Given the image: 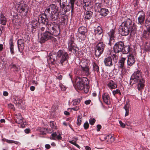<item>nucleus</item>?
Segmentation results:
<instances>
[{
    "instance_id": "nucleus-1",
    "label": "nucleus",
    "mask_w": 150,
    "mask_h": 150,
    "mask_svg": "<svg viewBox=\"0 0 150 150\" xmlns=\"http://www.w3.org/2000/svg\"><path fill=\"white\" fill-rule=\"evenodd\" d=\"M69 57L67 52L59 50L56 54L53 52L50 53L47 57V60H50L52 63L56 61L61 66H64L68 63Z\"/></svg>"
},
{
    "instance_id": "nucleus-2",
    "label": "nucleus",
    "mask_w": 150,
    "mask_h": 150,
    "mask_svg": "<svg viewBox=\"0 0 150 150\" xmlns=\"http://www.w3.org/2000/svg\"><path fill=\"white\" fill-rule=\"evenodd\" d=\"M119 32L122 36H126L130 33V34H134L136 29L134 24L132 23L131 20L128 19L121 24L119 28Z\"/></svg>"
},
{
    "instance_id": "nucleus-3",
    "label": "nucleus",
    "mask_w": 150,
    "mask_h": 150,
    "mask_svg": "<svg viewBox=\"0 0 150 150\" xmlns=\"http://www.w3.org/2000/svg\"><path fill=\"white\" fill-rule=\"evenodd\" d=\"M58 7L55 4H52L49 5L45 9L44 14L50 17L52 21L57 20L59 17L58 11Z\"/></svg>"
},
{
    "instance_id": "nucleus-4",
    "label": "nucleus",
    "mask_w": 150,
    "mask_h": 150,
    "mask_svg": "<svg viewBox=\"0 0 150 150\" xmlns=\"http://www.w3.org/2000/svg\"><path fill=\"white\" fill-rule=\"evenodd\" d=\"M118 58V54H113L112 55H111L105 58L104 60V63L106 66L111 67L113 65L112 60L116 63L117 62Z\"/></svg>"
},
{
    "instance_id": "nucleus-5",
    "label": "nucleus",
    "mask_w": 150,
    "mask_h": 150,
    "mask_svg": "<svg viewBox=\"0 0 150 150\" xmlns=\"http://www.w3.org/2000/svg\"><path fill=\"white\" fill-rule=\"evenodd\" d=\"M49 40H51L54 42L56 41V39L53 37V35L46 31L45 33L41 35L39 42L41 43H43Z\"/></svg>"
},
{
    "instance_id": "nucleus-6",
    "label": "nucleus",
    "mask_w": 150,
    "mask_h": 150,
    "mask_svg": "<svg viewBox=\"0 0 150 150\" xmlns=\"http://www.w3.org/2000/svg\"><path fill=\"white\" fill-rule=\"evenodd\" d=\"M86 79L87 78L84 77H76L75 81V88L80 90H83L85 85V81Z\"/></svg>"
},
{
    "instance_id": "nucleus-7",
    "label": "nucleus",
    "mask_w": 150,
    "mask_h": 150,
    "mask_svg": "<svg viewBox=\"0 0 150 150\" xmlns=\"http://www.w3.org/2000/svg\"><path fill=\"white\" fill-rule=\"evenodd\" d=\"M51 19L50 21H49L46 24L45 30L47 32H50V33L53 35H57L58 34L56 30L57 26L53 23Z\"/></svg>"
},
{
    "instance_id": "nucleus-8",
    "label": "nucleus",
    "mask_w": 150,
    "mask_h": 150,
    "mask_svg": "<svg viewBox=\"0 0 150 150\" xmlns=\"http://www.w3.org/2000/svg\"><path fill=\"white\" fill-rule=\"evenodd\" d=\"M142 73L139 70L135 71L131 76L130 79V83L132 84L137 83L138 80L143 79Z\"/></svg>"
},
{
    "instance_id": "nucleus-9",
    "label": "nucleus",
    "mask_w": 150,
    "mask_h": 150,
    "mask_svg": "<svg viewBox=\"0 0 150 150\" xmlns=\"http://www.w3.org/2000/svg\"><path fill=\"white\" fill-rule=\"evenodd\" d=\"M16 8L17 11L20 13H24V16H26L28 11V7L26 4H21L20 3H16Z\"/></svg>"
},
{
    "instance_id": "nucleus-10",
    "label": "nucleus",
    "mask_w": 150,
    "mask_h": 150,
    "mask_svg": "<svg viewBox=\"0 0 150 150\" xmlns=\"http://www.w3.org/2000/svg\"><path fill=\"white\" fill-rule=\"evenodd\" d=\"M105 45L102 42L100 41L97 44L95 47V54L96 56L99 57L103 53Z\"/></svg>"
},
{
    "instance_id": "nucleus-11",
    "label": "nucleus",
    "mask_w": 150,
    "mask_h": 150,
    "mask_svg": "<svg viewBox=\"0 0 150 150\" xmlns=\"http://www.w3.org/2000/svg\"><path fill=\"white\" fill-rule=\"evenodd\" d=\"M74 38L73 36H71L68 42V49L69 51L75 53L77 51L78 48L74 42Z\"/></svg>"
},
{
    "instance_id": "nucleus-12",
    "label": "nucleus",
    "mask_w": 150,
    "mask_h": 150,
    "mask_svg": "<svg viewBox=\"0 0 150 150\" xmlns=\"http://www.w3.org/2000/svg\"><path fill=\"white\" fill-rule=\"evenodd\" d=\"M80 66L81 69V71L77 72L76 73L81 75L88 76L90 74L89 68L88 66H84L81 65H80Z\"/></svg>"
},
{
    "instance_id": "nucleus-13",
    "label": "nucleus",
    "mask_w": 150,
    "mask_h": 150,
    "mask_svg": "<svg viewBox=\"0 0 150 150\" xmlns=\"http://www.w3.org/2000/svg\"><path fill=\"white\" fill-rule=\"evenodd\" d=\"M124 44L122 41H119L117 42L114 46V51L117 54L119 52H121L123 49Z\"/></svg>"
},
{
    "instance_id": "nucleus-14",
    "label": "nucleus",
    "mask_w": 150,
    "mask_h": 150,
    "mask_svg": "<svg viewBox=\"0 0 150 150\" xmlns=\"http://www.w3.org/2000/svg\"><path fill=\"white\" fill-rule=\"evenodd\" d=\"M138 16V22L139 24H143L145 20V14L143 11H141L138 12L137 14Z\"/></svg>"
},
{
    "instance_id": "nucleus-15",
    "label": "nucleus",
    "mask_w": 150,
    "mask_h": 150,
    "mask_svg": "<svg viewBox=\"0 0 150 150\" xmlns=\"http://www.w3.org/2000/svg\"><path fill=\"white\" fill-rule=\"evenodd\" d=\"M47 16H46L45 15L43 16L42 15L40 16L38 18V22L44 24H47L49 21H50L51 19L50 17H47Z\"/></svg>"
},
{
    "instance_id": "nucleus-16",
    "label": "nucleus",
    "mask_w": 150,
    "mask_h": 150,
    "mask_svg": "<svg viewBox=\"0 0 150 150\" xmlns=\"http://www.w3.org/2000/svg\"><path fill=\"white\" fill-rule=\"evenodd\" d=\"M24 41L22 39H19L17 41L18 47V51L21 53L24 47Z\"/></svg>"
},
{
    "instance_id": "nucleus-17",
    "label": "nucleus",
    "mask_w": 150,
    "mask_h": 150,
    "mask_svg": "<svg viewBox=\"0 0 150 150\" xmlns=\"http://www.w3.org/2000/svg\"><path fill=\"white\" fill-rule=\"evenodd\" d=\"M145 80L144 78L138 80L137 83V88L138 90L141 91L144 89L145 86Z\"/></svg>"
},
{
    "instance_id": "nucleus-18",
    "label": "nucleus",
    "mask_w": 150,
    "mask_h": 150,
    "mask_svg": "<svg viewBox=\"0 0 150 150\" xmlns=\"http://www.w3.org/2000/svg\"><path fill=\"white\" fill-rule=\"evenodd\" d=\"M135 62L134 56L132 54H130L128 56L127 64L129 66H132Z\"/></svg>"
},
{
    "instance_id": "nucleus-19",
    "label": "nucleus",
    "mask_w": 150,
    "mask_h": 150,
    "mask_svg": "<svg viewBox=\"0 0 150 150\" xmlns=\"http://www.w3.org/2000/svg\"><path fill=\"white\" fill-rule=\"evenodd\" d=\"M94 32L96 35H99L100 36L99 40H100L102 39L103 35V34H102L103 30L102 28L100 26H98L94 30Z\"/></svg>"
},
{
    "instance_id": "nucleus-20",
    "label": "nucleus",
    "mask_w": 150,
    "mask_h": 150,
    "mask_svg": "<svg viewBox=\"0 0 150 150\" xmlns=\"http://www.w3.org/2000/svg\"><path fill=\"white\" fill-rule=\"evenodd\" d=\"M39 22L37 20H33L30 24L32 32L33 33L36 31V28L38 27Z\"/></svg>"
},
{
    "instance_id": "nucleus-21",
    "label": "nucleus",
    "mask_w": 150,
    "mask_h": 150,
    "mask_svg": "<svg viewBox=\"0 0 150 150\" xmlns=\"http://www.w3.org/2000/svg\"><path fill=\"white\" fill-rule=\"evenodd\" d=\"M103 99L104 102L107 104H109L110 103V97L108 93H105L103 95Z\"/></svg>"
},
{
    "instance_id": "nucleus-22",
    "label": "nucleus",
    "mask_w": 150,
    "mask_h": 150,
    "mask_svg": "<svg viewBox=\"0 0 150 150\" xmlns=\"http://www.w3.org/2000/svg\"><path fill=\"white\" fill-rule=\"evenodd\" d=\"M107 85L108 88L111 89L115 88L117 87V84L112 80H110L108 83Z\"/></svg>"
},
{
    "instance_id": "nucleus-23",
    "label": "nucleus",
    "mask_w": 150,
    "mask_h": 150,
    "mask_svg": "<svg viewBox=\"0 0 150 150\" xmlns=\"http://www.w3.org/2000/svg\"><path fill=\"white\" fill-rule=\"evenodd\" d=\"M16 122L18 124L22 123L23 122V118L20 113H18L16 114L15 118Z\"/></svg>"
},
{
    "instance_id": "nucleus-24",
    "label": "nucleus",
    "mask_w": 150,
    "mask_h": 150,
    "mask_svg": "<svg viewBox=\"0 0 150 150\" xmlns=\"http://www.w3.org/2000/svg\"><path fill=\"white\" fill-rule=\"evenodd\" d=\"M125 60L126 58L125 57H122L121 58L117 64L118 68H123L125 67Z\"/></svg>"
},
{
    "instance_id": "nucleus-25",
    "label": "nucleus",
    "mask_w": 150,
    "mask_h": 150,
    "mask_svg": "<svg viewBox=\"0 0 150 150\" xmlns=\"http://www.w3.org/2000/svg\"><path fill=\"white\" fill-rule=\"evenodd\" d=\"M6 19L3 14L1 12L0 13V23L3 25H5L6 23Z\"/></svg>"
},
{
    "instance_id": "nucleus-26",
    "label": "nucleus",
    "mask_w": 150,
    "mask_h": 150,
    "mask_svg": "<svg viewBox=\"0 0 150 150\" xmlns=\"http://www.w3.org/2000/svg\"><path fill=\"white\" fill-rule=\"evenodd\" d=\"M55 1L59 3L61 8H64L67 3V0H55Z\"/></svg>"
},
{
    "instance_id": "nucleus-27",
    "label": "nucleus",
    "mask_w": 150,
    "mask_h": 150,
    "mask_svg": "<svg viewBox=\"0 0 150 150\" xmlns=\"http://www.w3.org/2000/svg\"><path fill=\"white\" fill-rule=\"evenodd\" d=\"M86 12L85 13V18L86 20L90 19L92 17L93 14V12L91 11L88 10L86 11Z\"/></svg>"
},
{
    "instance_id": "nucleus-28",
    "label": "nucleus",
    "mask_w": 150,
    "mask_h": 150,
    "mask_svg": "<svg viewBox=\"0 0 150 150\" xmlns=\"http://www.w3.org/2000/svg\"><path fill=\"white\" fill-rule=\"evenodd\" d=\"M115 31L114 29H111L108 33V34L110 37V41L111 42L113 40L115 37Z\"/></svg>"
},
{
    "instance_id": "nucleus-29",
    "label": "nucleus",
    "mask_w": 150,
    "mask_h": 150,
    "mask_svg": "<svg viewBox=\"0 0 150 150\" xmlns=\"http://www.w3.org/2000/svg\"><path fill=\"white\" fill-rule=\"evenodd\" d=\"M51 135L52 136V137H51L50 139H52L56 140L57 139L59 140L61 139H62V137L59 134L58 135L55 132L52 133Z\"/></svg>"
},
{
    "instance_id": "nucleus-30",
    "label": "nucleus",
    "mask_w": 150,
    "mask_h": 150,
    "mask_svg": "<svg viewBox=\"0 0 150 150\" xmlns=\"http://www.w3.org/2000/svg\"><path fill=\"white\" fill-rule=\"evenodd\" d=\"M100 12L102 16H105L108 14L109 11L107 9L105 8H102L100 9Z\"/></svg>"
},
{
    "instance_id": "nucleus-31",
    "label": "nucleus",
    "mask_w": 150,
    "mask_h": 150,
    "mask_svg": "<svg viewBox=\"0 0 150 150\" xmlns=\"http://www.w3.org/2000/svg\"><path fill=\"white\" fill-rule=\"evenodd\" d=\"M78 31L79 34H87L86 28L83 26L79 27L78 29Z\"/></svg>"
},
{
    "instance_id": "nucleus-32",
    "label": "nucleus",
    "mask_w": 150,
    "mask_h": 150,
    "mask_svg": "<svg viewBox=\"0 0 150 150\" xmlns=\"http://www.w3.org/2000/svg\"><path fill=\"white\" fill-rule=\"evenodd\" d=\"M9 45L11 53L12 54H13L14 53L13 49V43L12 39H11L10 40Z\"/></svg>"
},
{
    "instance_id": "nucleus-33",
    "label": "nucleus",
    "mask_w": 150,
    "mask_h": 150,
    "mask_svg": "<svg viewBox=\"0 0 150 150\" xmlns=\"http://www.w3.org/2000/svg\"><path fill=\"white\" fill-rule=\"evenodd\" d=\"M124 108L125 110V116H128L129 115V105L128 103H126L124 107Z\"/></svg>"
},
{
    "instance_id": "nucleus-34",
    "label": "nucleus",
    "mask_w": 150,
    "mask_h": 150,
    "mask_svg": "<svg viewBox=\"0 0 150 150\" xmlns=\"http://www.w3.org/2000/svg\"><path fill=\"white\" fill-rule=\"evenodd\" d=\"M143 35L144 37L145 38L150 36V26L147 28V30L144 31Z\"/></svg>"
},
{
    "instance_id": "nucleus-35",
    "label": "nucleus",
    "mask_w": 150,
    "mask_h": 150,
    "mask_svg": "<svg viewBox=\"0 0 150 150\" xmlns=\"http://www.w3.org/2000/svg\"><path fill=\"white\" fill-rule=\"evenodd\" d=\"M130 50V47L129 46H125L123 47V49L121 52L124 54H127L129 52Z\"/></svg>"
},
{
    "instance_id": "nucleus-36",
    "label": "nucleus",
    "mask_w": 150,
    "mask_h": 150,
    "mask_svg": "<svg viewBox=\"0 0 150 150\" xmlns=\"http://www.w3.org/2000/svg\"><path fill=\"white\" fill-rule=\"evenodd\" d=\"M22 100L18 98L15 99L13 100V102L15 104L18 106V107H20V105L22 103Z\"/></svg>"
},
{
    "instance_id": "nucleus-37",
    "label": "nucleus",
    "mask_w": 150,
    "mask_h": 150,
    "mask_svg": "<svg viewBox=\"0 0 150 150\" xmlns=\"http://www.w3.org/2000/svg\"><path fill=\"white\" fill-rule=\"evenodd\" d=\"M87 35V34H79V39H81V41L86 40Z\"/></svg>"
},
{
    "instance_id": "nucleus-38",
    "label": "nucleus",
    "mask_w": 150,
    "mask_h": 150,
    "mask_svg": "<svg viewBox=\"0 0 150 150\" xmlns=\"http://www.w3.org/2000/svg\"><path fill=\"white\" fill-rule=\"evenodd\" d=\"M9 67L10 69H13V71H18V67L17 66L11 63L9 66Z\"/></svg>"
},
{
    "instance_id": "nucleus-39",
    "label": "nucleus",
    "mask_w": 150,
    "mask_h": 150,
    "mask_svg": "<svg viewBox=\"0 0 150 150\" xmlns=\"http://www.w3.org/2000/svg\"><path fill=\"white\" fill-rule=\"evenodd\" d=\"M90 4V3L89 2H83V6L85 11L89 10L88 8Z\"/></svg>"
},
{
    "instance_id": "nucleus-40",
    "label": "nucleus",
    "mask_w": 150,
    "mask_h": 150,
    "mask_svg": "<svg viewBox=\"0 0 150 150\" xmlns=\"http://www.w3.org/2000/svg\"><path fill=\"white\" fill-rule=\"evenodd\" d=\"M47 128H41L40 129V134L44 135L46 134L47 132Z\"/></svg>"
},
{
    "instance_id": "nucleus-41",
    "label": "nucleus",
    "mask_w": 150,
    "mask_h": 150,
    "mask_svg": "<svg viewBox=\"0 0 150 150\" xmlns=\"http://www.w3.org/2000/svg\"><path fill=\"white\" fill-rule=\"evenodd\" d=\"M71 6H69V5H67V6L66 7V8H65L66 9L65 10V9H64V12L65 13H66L67 11H69L71 8V12H72V11L73 10V9L74 8V4L73 5V8L72 7L71 5Z\"/></svg>"
},
{
    "instance_id": "nucleus-42",
    "label": "nucleus",
    "mask_w": 150,
    "mask_h": 150,
    "mask_svg": "<svg viewBox=\"0 0 150 150\" xmlns=\"http://www.w3.org/2000/svg\"><path fill=\"white\" fill-rule=\"evenodd\" d=\"M93 70L97 73H99V71L98 66L95 63H93Z\"/></svg>"
},
{
    "instance_id": "nucleus-43",
    "label": "nucleus",
    "mask_w": 150,
    "mask_h": 150,
    "mask_svg": "<svg viewBox=\"0 0 150 150\" xmlns=\"http://www.w3.org/2000/svg\"><path fill=\"white\" fill-rule=\"evenodd\" d=\"M80 101V99H75L72 101V103L73 105H78Z\"/></svg>"
},
{
    "instance_id": "nucleus-44",
    "label": "nucleus",
    "mask_w": 150,
    "mask_h": 150,
    "mask_svg": "<svg viewBox=\"0 0 150 150\" xmlns=\"http://www.w3.org/2000/svg\"><path fill=\"white\" fill-rule=\"evenodd\" d=\"M145 50L146 52L150 51V43H146L145 45Z\"/></svg>"
},
{
    "instance_id": "nucleus-45",
    "label": "nucleus",
    "mask_w": 150,
    "mask_h": 150,
    "mask_svg": "<svg viewBox=\"0 0 150 150\" xmlns=\"http://www.w3.org/2000/svg\"><path fill=\"white\" fill-rule=\"evenodd\" d=\"M82 116L80 115H78L77 122V124L79 126L81 124L82 122Z\"/></svg>"
},
{
    "instance_id": "nucleus-46",
    "label": "nucleus",
    "mask_w": 150,
    "mask_h": 150,
    "mask_svg": "<svg viewBox=\"0 0 150 150\" xmlns=\"http://www.w3.org/2000/svg\"><path fill=\"white\" fill-rule=\"evenodd\" d=\"M112 93L114 96H115L116 94H118L120 95H121V94L120 90L118 89H117L113 91Z\"/></svg>"
},
{
    "instance_id": "nucleus-47",
    "label": "nucleus",
    "mask_w": 150,
    "mask_h": 150,
    "mask_svg": "<svg viewBox=\"0 0 150 150\" xmlns=\"http://www.w3.org/2000/svg\"><path fill=\"white\" fill-rule=\"evenodd\" d=\"M6 141H7V142L9 143H13L17 144H20V143L18 142L15 141L14 140L8 139Z\"/></svg>"
},
{
    "instance_id": "nucleus-48",
    "label": "nucleus",
    "mask_w": 150,
    "mask_h": 150,
    "mask_svg": "<svg viewBox=\"0 0 150 150\" xmlns=\"http://www.w3.org/2000/svg\"><path fill=\"white\" fill-rule=\"evenodd\" d=\"M50 125L52 128L55 129L56 128L55 123L54 121H50Z\"/></svg>"
},
{
    "instance_id": "nucleus-49",
    "label": "nucleus",
    "mask_w": 150,
    "mask_h": 150,
    "mask_svg": "<svg viewBox=\"0 0 150 150\" xmlns=\"http://www.w3.org/2000/svg\"><path fill=\"white\" fill-rule=\"evenodd\" d=\"M95 121V119L93 118H91L89 120V123L91 125H93Z\"/></svg>"
},
{
    "instance_id": "nucleus-50",
    "label": "nucleus",
    "mask_w": 150,
    "mask_h": 150,
    "mask_svg": "<svg viewBox=\"0 0 150 150\" xmlns=\"http://www.w3.org/2000/svg\"><path fill=\"white\" fill-rule=\"evenodd\" d=\"M8 108L9 109H12L13 110H15V109L14 107V105L11 103L8 104Z\"/></svg>"
},
{
    "instance_id": "nucleus-51",
    "label": "nucleus",
    "mask_w": 150,
    "mask_h": 150,
    "mask_svg": "<svg viewBox=\"0 0 150 150\" xmlns=\"http://www.w3.org/2000/svg\"><path fill=\"white\" fill-rule=\"evenodd\" d=\"M89 88V87L87 85H86L85 87L84 86V88H83L84 89V92L86 93H87L88 92Z\"/></svg>"
},
{
    "instance_id": "nucleus-52",
    "label": "nucleus",
    "mask_w": 150,
    "mask_h": 150,
    "mask_svg": "<svg viewBox=\"0 0 150 150\" xmlns=\"http://www.w3.org/2000/svg\"><path fill=\"white\" fill-rule=\"evenodd\" d=\"M59 86L62 91H64L66 90V86H64L62 83H60L59 84Z\"/></svg>"
},
{
    "instance_id": "nucleus-53",
    "label": "nucleus",
    "mask_w": 150,
    "mask_h": 150,
    "mask_svg": "<svg viewBox=\"0 0 150 150\" xmlns=\"http://www.w3.org/2000/svg\"><path fill=\"white\" fill-rule=\"evenodd\" d=\"M89 125L88 122L86 121L85 122L83 125V127L85 129H87L89 127Z\"/></svg>"
},
{
    "instance_id": "nucleus-54",
    "label": "nucleus",
    "mask_w": 150,
    "mask_h": 150,
    "mask_svg": "<svg viewBox=\"0 0 150 150\" xmlns=\"http://www.w3.org/2000/svg\"><path fill=\"white\" fill-rule=\"evenodd\" d=\"M107 137L109 138L110 139H111L112 138V139L111 140V141H112V142H114L115 140V138L113 137L112 138V135L110 134L109 135H108L106 137V138H107Z\"/></svg>"
},
{
    "instance_id": "nucleus-55",
    "label": "nucleus",
    "mask_w": 150,
    "mask_h": 150,
    "mask_svg": "<svg viewBox=\"0 0 150 150\" xmlns=\"http://www.w3.org/2000/svg\"><path fill=\"white\" fill-rule=\"evenodd\" d=\"M79 106H75L73 108H72L71 109H72L74 111H77L79 109Z\"/></svg>"
},
{
    "instance_id": "nucleus-56",
    "label": "nucleus",
    "mask_w": 150,
    "mask_h": 150,
    "mask_svg": "<svg viewBox=\"0 0 150 150\" xmlns=\"http://www.w3.org/2000/svg\"><path fill=\"white\" fill-rule=\"evenodd\" d=\"M119 123L122 127V128H124L125 127V124L123 123L121 121H119Z\"/></svg>"
},
{
    "instance_id": "nucleus-57",
    "label": "nucleus",
    "mask_w": 150,
    "mask_h": 150,
    "mask_svg": "<svg viewBox=\"0 0 150 150\" xmlns=\"http://www.w3.org/2000/svg\"><path fill=\"white\" fill-rule=\"evenodd\" d=\"M122 69L121 71L122 74H125L127 71V70L125 69V67H124L123 68H121Z\"/></svg>"
},
{
    "instance_id": "nucleus-58",
    "label": "nucleus",
    "mask_w": 150,
    "mask_h": 150,
    "mask_svg": "<svg viewBox=\"0 0 150 150\" xmlns=\"http://www.w3.org/2000/svg\"><path fill=\"white\" fill-rule=\"evenodd\" d=\"M75 0H70V3L72 7H73V5L74 4Z\"/></svg>"
},
{
    "instance_id": "nucleus-59",
    "label": "nucleus",
    "mask_w": 150,
    "mask_h": 150,
    "mask_svg": "<svg viewBox=\"0 0 150 150\" xmlns=\"http://www.w3.org/2000/svg\"><path fill=\"white\" fill-rule=\"evenodd\" d=\"M149 19H147L146 20L145 23L146 24L149 23H150V14L149 15Z\"/></svg>"
},
{
    "instance_id": "nucleus-60",
    "label": "nucleus",
    "mask_w": 150,
    "mask_h": 150,
    "mask_svg": "<svg viewBox=\"0 0 150 150\" xmlns=\"http://www.w3.org/2000/svg\"><path fill=\"white\" fill-rule=\"evenodd\" d=\"M23 122V123H21V126L22 128H24L25 127V125H27V123L25 122Z\"/></svg>"
},
{
    "instance_id": "nucleus-61",
    "label": "nucleus",
    "mask_w": 150,
    "mask_h": 150,
    "mask_svg": "<svg viewBox=\"0 0 150 150\" xmlns=\"http://www.w3.org/2000/svg\"><path fill=\"white\" fill-rule=\"evenodd\" d=\"M91 100H88L85 101V103L86 105H88L90 104Z\"/></svg>"
},
{
    "instance_id": "nucleus-62",
    "label": "nucleus",
    "mask_w": 150,
    "mask_h": 150,
    "mask_svg": "<svg viewBox=\"0 0 150 150\" xmlns=\"http://www.w3.org/2000/svg\"><path fill=\"white\" fill-rule=\"evenodd\" d=\"M97 131H99L101 128V126L100 125H97Z\"/></svg>"
},
{
    "instance_id": "nucleus-63",
    "label": "nucleus",
    "mask_w": 150,
    "mask_h": 150,
    "mask_svg": "<svg viewBox=\"0 0 150 150\" xmlns=\"http://www.w3.org/2000/svg\"><path fill=\"white\" fill-rule=\"evenodd\" d=\"M26 134H28L30 132V130L29 129H26L24 130Z\"/></svg>"
},
{
    "instance_id": "nucleus-64",
    "label": "nucleus",
    "mask_w": 150,
    "mask_h": 150,
    "mask_svg": "<svg viewBox=\"0 0 150 150\" xmlns=\"http://www.w3.org/2000/svg\"><path fill=\"white\" fill-rule=\"evenodd\" d=\"M45 148L47 149H49L50 148V146L49 144H46L45 145Z\"/></svg>"
}]
</instances>
